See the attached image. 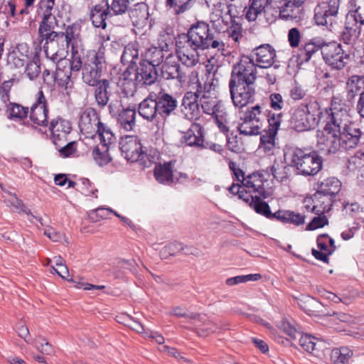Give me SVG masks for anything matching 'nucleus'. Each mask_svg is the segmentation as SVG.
<instances>
[{
    "label": "nucleus",
    "instance_id": "1",
    "mask_svg": "<svg viewBox=\"0 0 364 364\" xmlns=\"http://www.w3.org/2000/svg\"><path fill=\"white\" fill-rule=\"evenodd\" d=\"M257 65L249 56H242L233 66L229 82L232 102L235 107H242L254 101Z\"/></svg>",
    "mask_w": 364,
    "mask_h": 364
},
{
    "label": "nucleus",
    "instance_id": "2",
    "mask_svg": "<svg viewBox=\"0 0 364 364\" xmlns=\"http://www.w3.org/2000/svg\"><path fill=\"white\" fill-rule=\"evenodd\" d=\"M70 70L73 72L82 70V80L89 86L100 82L103 71L106 69V60L102 52H90L82 55L78 50L72 49Z\"/></svg>",
    "mask_w": 364,
    "mask_h": 364
},
{
    "label": "nucleus",
    "instance_id": "3",
    "mask_svg": "<svg viewBox=\"0 0 364 364\" xmlns=\"http://www.w3.org/2000/svg\"><path fill=\"white\" fill-rule=\"evenodd\" d=\"M284 159L297 175L305 177L316 176L323 166V158L318 152L308 148L289 149L284 154Z\"/></svg>",
    "mask_w": 364,
    "mask_h": 364
},
{
    "label": "nucleus",
    "instance_id": "4",
    "mask_svg": "<svg viewBox=\"0 0 364 364\" xmlns=\"http://www.w3.org/2000/svg\"><path fill=\"white\" fill-rule=\"evenodd\" d=\"M180 38L183 39L187 46L194 51L209 48L224 50V43L210 32L209 24L204 21L192 24L187 33L180 36Z\"/></svg>",
    "mask_w": 364,
    "mask_h": 364
},
{
    "label": "nucleus",
    "instance_id": "5",
    "mask_svg": "<svg viewBox=\"0 0 364 364\" xmlns=\"http://www.w3.org/2000/svg\"><path fill=\"white\" fill-rule=\"evenodd\" d=\"M322 112L319 103L310 100L296 108L290 119V125L296 132L309 131L318 125Z\"/></svg>",
    "mask_w": 364,
    "mask_h": 364
},
{
    "label": "nucleus",
    "instance_id": "6",
    "mask_svg": "<svg viewBox=\"0 0 364 364\" xmlns=\"http://www.w3.org/2000/svg\"><path fill=\"white\" fill-rule=\"evenodd\" d=\"M194 65V59L188 55L175 56L169 54L160 68V76L164 80H176L180 83L187 80L189 67Z\"/></svg>",
    "mask_w": 364,
    "mask_h": 364
},
{
    "label": "nucleus",
    "instance_id": "7",
    "mask_svg": "<svg viewBox=\"0 0 364 364\" xmlns=\"http://www.w3.org/2000/svg\"><path fill=\"white\" fill-rule=\"evenodd\" d=\"M343 113L340 111H332L328 116L327 121L323 128L324 134L320 137L318 143L323 144V148L327 151L330 146H336V138L338 134L342 132L345 125H347L350 121L343 119Z\"/></svg>",
    "mask_w": 364,
    "mask_h": 364
},
{
    "label": "nucleus",
    "instance_id": "8",
    "mask_svg": "<svg viewBox=\"0 0 364 364\" xmlns=\"http://www.w3.org/2000/svg\"><path fill=\"white\" fill-rule=\"evenodd\" d=\"M341 0H327L319 2L314 10V21L318 26L329 30L337 23Z\"/></svg>",
    "mask_w": 364,
    "mask_h": 364
},
{
    "label": "nucleus",
    "instance_id": "9",
    "mask_svg": "<svg viewBox=\"0 0 364 364\" xmlns=\"http://www.w3.org/2000/svg\"><path fill=\"white\" fill-rule=\"evenodd\" d=\"M363 132L355 122H349L338 134L336 146H330L326 151L328 154H336L341 149L349 150L356 147L363 136Z\"/></svg>",
    "mask_w": 364,
    "mask_h": 364
},
{
    "label": "nucleus",
    "instance_id": "10",
    "mask_svg": "<svg viewBox=\"0 0 364 364\" xmlns=\"http://www.w3.org/2000/svg\"><path fill=\"white\" fill-rule=\"evenodd\" d=\"M321 55L325 63L336 70L343 69L349 59V54L346 53L341 45L336 42L326 43L324 41Z\"/></svg>",
    "mask_w": 364,
    "mask_h": 364
},
{
    "label": "nucleus",
    "instance_id": "11",
    "mask_svg": "<svg viewBox=\"0 0 364 364\" xmlns=\"http://www.w3.org/2000/svg\"><path fill=\"white\" fill-rule=\"evenodd\" d=\"M282 113L271 114L268 119V129L264 134L260 136L259 148L265 152L271 151L275 146V137L281 125Z\"/></svg>",
    "mask_w": 364,
    "mask_h": 364
},
{
    "label": "nucleus",
    "instance_id": "12",
    "mask_svg": "<svg viewBox=\"0 0 364 364\" xmlns=\"http://www.w3.org/2000/svg\"><path fill=\"white\" fill-rule=\"evenodd\" d=\"M156 100L158 104L157 110L161 119L166 122L171 117L176 115L178 102L176 97L161 90L156 95Z\"/></svg>",
    "mask_w": 364,
    "mask_h": 364
},
{
    "label": "nucleus",
    "instance_id": "13",
    "mask_svg": "<svg viewBox=\"0 0 364 364\" xmlns=\"http://www.w3.org/2000/svg\"><path fill=\"white\" fill-rule=\"evenodd\" d=\"M276 51L269 44H262L256 47L252 51L250 59L254 60L257 67L260 68H269L274 63Z\"/></svg>",
    "mask_w": 364,
    "mask_h": 364
},
{
    "label": "nucleus",
    "instance_id": "14",
    "mask_svg": "<svg viewBox=\"0 0 364 364\" xmlns=\"http://www.w3.org/2000/svg\"><path fill=\"white\" fill-rule=\"evenodd\" d=\"M324 46V41L318 38H314L303 44L297 50L296 58L298 65H303L311 60V59Z\"/></svg>",
    "mask_w": 364,
    "mask_h": 364
},
{
    "label": "nucleus",
    "instance_id": "15",
    "mask_svg": "<svg viewBox=\"0 0 364 364\" xmlns=\"http://www.w3.org/2000/svg\"><path fill=\"white\" fill-rule=\"evenodd\" d=\"M119 149L128 161L135 162L140 156L142 146L136 136H125L120 139Z\"/></svg>",
    "mask_w": 364,
    "mask_h": 364
},
{
    "label": "nucleus",
    "instance_id": "16",
    "mask_svg": "<svg viewBox=\"0 0 364 364\" xmlns=\"http://www.w3.org/2000/svg\"><path fill=\"white\" fill-rule=\"evenodd\" d=\"M205 129L199 123H192L186 132H183L181 142L186 146L200 149L205 141Z\"/></svg>",
    "mask_w": 364,
    "mask_h": 364
},
{
    "label": "nucleus",
    "instance_id": "17",
    "mask_svg": "<svg viewBox=\"0 0 364 364\" xmlns=\"http://www.w3.org/2000/svg\"><path fill=\"white\" fill-rule=\"evenodd\" d=\"M100 121L97 111L94 108H87L81 114L79 119V128L82 132L88 135H95Z\"/></svg>",
    "mask_w": 364,
    "mask_h": 364
},
{
    "label": "nucleus",
    "instance_id": "18",
    "mask_svg": "<svg viewBox=\"0 0 364 364\" xmlns=\"http://www.w3.org/2000/svg\"><path fill=\"white\" fill-rule=\"evenodd\" d=\"M182 107L186 118L189 120L198 119L200 116V109L198 103L197 95L193 92H187L183 97Z\"/></svg>",
    "mask_w": 364,
    "mask_h": 364
},
{
    "label": "nucleus",
    "instance_id": "19",
    "mask_svg": "<svg viewBox=\"0 0 364 364\" xmlns=\"http://www.w3.org/2000/svg\"><path fill=\"white\" fill-rule=\"evenodd\" d=\"M173 164L174 162L172 161L164 164H156L154 176L157 182L167 186H170L174 182Z\"/></svg>",
    "mask_w": 364,
    "mask_h": 364
},
{
    "label": "nucleus",
    "instance_id": "20",
    "mask_svg": "<svg viewBox=\"0 0 364 364\" xmlns=\"http://www.w3.org/2000/svg\"><path fill=\"white\" fill-rule=\"evenodd\" d=\"M341 188V181L335 177H330L318 181L314 186L316 193L314 195H323L324 196H335L338 194Z\"/></svg>",
    "mask_w": 364,
    "mask_h": 364
},
{
    "label": "nucleus",
    "instance_id": "21",
    "mask_svg": "<svg viewBox=\"0 0 364 364\" xmlns=\"http://www.w3.org/2000/svg\"><path fill=\"white\" fill-rule=\"evenodd\" d=\"M139 64V77L138 82H139L140 85H151L155 83L157 81L159 76H160L156 67L143 60H140Z\"/></svg>",
    "mask_w": 364,
    "mask_h": 364
},
{
    "label": "nucleus",
    "instance_id": "22",
    "mask_svg": "<svg viewBox=\"0 0 364 364\" xmlns=\"http://www.w3.org/2000/svg\"><path fill=\"white\" fill-rule=\"evenodd\" d=\"M156 98L152 99L151 96L144 99L139 105L138 112L140 116L149 122H153L155 119H161Z\"/></svg>",
    "mask_w": 364,
    "mask_h": 364
},
{
    "label": "nucleus",
    "instance_id": "23",
    "mask_svg": "<svg viewBox=\"0 0 364 364\" xmlns=\"http://www.w3.org/2000/svg\"><path fill=\"white\" fill-rule=\"evenodd\" d=\"M112 16V13L107 9L104 2L94 6L90 14V18L92 25L96 28H102L103 29L107 26L106 19Z\"/></svg>",
    "mask_w": 364,
    "mask_h": 364
},
{
    "label": "nucleus",
    "instance_id": "24",
    "mask_svg": "<svg viewBox=\"0 0 364 364\" xmlns=\"http://www.w3.org/2000/svg\"><path fill=\"white\" fill-rule=\"evenodd\" d=\"M346 99L350 102H352L357 95L360 97L364 92V76L354 75L350 77L346 82Z\"/></svg>",
    "mask_w": 364,
    "mask_h": 364
},
{
    "label": "nucleus",
    "instance_id": "25",
    "mask_svg": "<svg viewBox=\"0 0 364 364\" xmlns=\"http://www.w3.org/2000/svg\"><path fill=\"white\" fill-rule=\"evenodd\" d=\"M94 96L97 106L104 108L108 105L110 97V81L107 79H102L97 85H94Z\"/></svg>",
    "mask_w": 364,
    "mask_h": 364
},
{
    "label": "nucleus",
    "instance_id": "26",
    "mask_svg": "<svg viewBox=\"0 0 364 364\" xmlns=\"http://www.w3.org/2000/svg\"><path fill=\"white\" fill-rule=\"evenodd\" d=\"M104 4L112 16L121 15L128 11L129 17L132 18L138 12L137 9L129 8V0H105Z\"/></svg>",
    "mask_w": 364,
    "mask_h": 364
},
{
    "label": "nucleus",
    "instance_id": "27",
    "mask_svg": "<svg viewBox=\"0 0 364 364\" xmlns=\"http://www.w3.org/2000/svg\"><path fill=\"white\" fill-rule=\"evenodd\" d=\"M168 50V45L164 43L159 47H151L146 50L144 54V58L141 59L147 63H151L154 66L157 67L161 64L164 58V52Z\"/></svg>",
    "mask_w": 364,
    "mask_h": 364
},
{
    "label": "nucleus",
    "instance_id": "28",
    "mask_svg": "<svg viewBox=\"0 0 364 364\" xmlns=\"http://www.w3.org/2000/svg\"><path fill=\"white\" fill-rule=\"evenodd\" d=\"M215 109L212 114L215 123L218 126L220 132L227 134L230 132L229 127H228V114L224 107L223 103L221 101H218L215 104Z\"/></svg>",
    "mask_w": 364,
    "mask_h": 364
},
{
    "label": "nucleus",
    "instance_id": "29",
    "mask_svg": "<svg viewBox=\"0 0 364 364\" xmlns=\"http://www.w3.org/2000/svg\"><path fill=\"white\" fill-rule=\"evenodd\" d=\"M271 114H278V113H272L270 110L267 109H264L262 106L259 105H256L255 106L251 107V109H248L245 114L243 118L247 119V121L253 122L255 121L257 122H261V127L262 126V122L264 119H267L268 122L269 116Z\"/></svg>",
    "mask_w": 364,
    "mask_h": 364
},
{
    "label": "nucleus",
    "instance_id": "30",
    "mask_svg": "<svg viewBox=\"0 0 364 364\" xmlns=\"http://www.w3.org/2000/svg\"><path fill=\"white\" fill-rule=\"evenodd\" d=\"M251 4L246 13V18L249 21H255L259 15L266 12L271 4V0H250Z\"/></svg>",
    "mask_w": 364,
    "mask_h": 364
},
{
    "label": "nucleus",
    "instance_id": "31",
    "mask_svg": "<svg viewBox=\"0 0 364 364\" xmlns=\"http://www.w3.org/2000/svg\"><path fill=\"white\" fill-rule=\"evenodd\" d=\"M298 337L299 345L304 350L312 354L320 351L322 343L316 337L309 334H301V332Z\"/></svg>",
    "mask_w": 364,
    "mask_h": 364
},
{
    "label": "nucleus",
    "instance_id": "32",
    "mask_svg": "<svg viewBox=\"0 0 364 364\" xmlns=\"http://www.w3.org/2000/svg\"><path fill=\"white\" fill-rule=\"evenodd\" d=\"M353 355V350L348 347L333 348L330 355L331 364H350Z\"/></svg>",
    "mask_w": 364,
    "mask_h": 364
},
{
    "label": "nucleus",
    "instance_id": "33",
    "mask_svg": "<svg viewBox=\"0 0 364 364\" xmlns=\"http://www.w3.org/2000/svg\"><path fill=\"white\" fill-rule=\"evenodd\" d=\"M138 47L139 45L136 43H129L124 47L121 56V62L124 65L140 62Z\"/></svg>",
    "mask_w": 364,
    "mask_h": 364
},
{
    "label": "nucleus",
    "instance_id": "34",
    "mask_svg": "<svg viewBox=\"0 0 364 364\" xmlns=\"http://www.w3.org/2000/svg\"><path fill=\"white\" fill-rule=\"evenodd\" d=\"M361 32L360 27H355L353 24H348L345 21V26L341 33V40L347 45H353L358 38Z\"/></svg>",
    "mask_w": 364,
    "mask_h": 364
},
{
    "label": "nucleus",
    "instance_id": "35",
    "mask_svg": "<svg viewBox=\"0 0 364 364\" xmlns=\"http://www.w3.org/2000/svg\"><path fill=\"white\" fill-rule=\"evenodd\" d=\"M303 310L309 315L322 314L326 315L327 309L318 300L307 297L306 299L300 304Z\"/></svg>",
    "mask_w": 364,
    "mask_h": 364
},
{
    "label": "nucleus",
    "instance_id": "36",
    "mask_svg": "<svg viewBox=\"0 0 364 364\" xmlns=\"http://www.w3.org/2000/svg\"><path fill=\"white\" fill-rule=\"evenodd\" d=\"M136 109L130 107L123 109L118 115V122L127 130H132L135 125Z\"/></svg>",
    "mask_w": 364,
    "mask_h": 364
},
{
    "label": "nucleus",
    "instance_id": "37",
    "mask_svg": "<svg viewBox=\"0 0 364 364\" xmlns=\"http://www.w3.org/2000/svg\"><path fill=\"white\" fill-rule=\"evenodd\" d=\"M48 107L44 108H31L29 115L30 120L37 126L47 127L48 125Z\"/></svg>",
    "mask_w": 364,
    "mask_h": 364
},
{
    "label": "nucleus",
    "instance_id": "38",
    "mask_svg": "<svg viewBox=\"0 0 364 364\" xmlns=\"http://www.w3.org/2000/svg\"><path fill=\"white\" fill-rule=\"evenodd\" d=\"M299 6L294 0L293 1L291 0H280L279 6H278L280 18L284 20L296 18L294 11Z\"/></svg>",
    "mask_w": 364,
    "mask_h": 364
},
{
    "label": "nucleus",
    "instance_id": "39",
    "mask_svg": "<svg viewBox=\"0 0 364 364\" xmlns=\"http://www.w3.org/2000/svg\"><path fill=\"white\" fill-rule=\"evenodd\" d=\"M196 0H166V6L173 9L176 14L179 15L190 10Z\"/></svg>",
    "mask_w": 364,
    "mask_h": 364
},
{
    "label": "nucleus",
    "instance_id": "40",
    "mask_svg": "<svg viewBox=\"0 0 364 364\" xmlns=\"http://www.w3.org/2000/svg\"><path fill=\"white\" fill-rule=\"evenodd\" d=\"M102 149L95 146L92 152L95 163L100 166H106L112 160L109 156L107 146L105 147L104 144H102Z\"/></svg>",
    "mask_w": 364,
    "mask_h": 364
},
{
    "label": "nucleus",
    "instance_id": "41",
    "mask_svg": "<svg viewBox=\"0 0 364 364\" xmlns=\"http://www.w3.org/2000/svg\"><path fill=\"white\" fill-rule=\"evenodd\" d=\"M49 129L55 138V136H59V132H63L65 134L70 133L72 127L68 121L59 118L58 119H53L50 122Z\"/></svg>",
    "mask_w": 364,
    "mask_h": 364
},
{
    "label": "nucleus",
    "instance_id": "42",
    "mask_svg": "<svg viewBox=\"0 0 364 364\" xmlns=\"http://www.w3.org/2000/svg\"><path fill=\"white\" fill-rule=\"evenodd\" d=\"M250 207L252 208L257 213L260 214L267 219H269L272 211L268 203L259 197L255 196L250 203Z\"/></svg>",
    "mask_w": 364,
    "mask_h": 364
},
{
    "label": "nucleus",
    "instance_id": "43",
    "mask_svg": "<svg viewBox=\"0 0 364 364\" xmlns=\"http://www.w3.org/2000/svg\"><path fill=\"white\" fill-rule=\"evenodd\" d=\"M346 21L348 24H353L355 27L364 26V10L358 6L355 10H350L346 16Z\"/></svg>",
    "mask_w": 364,
    "mask_h": 364
},
{
    "label": "nucleus",
    "instance_id": "44",
    "mask_svg": "<svg viewBox=\"0 0 364 364\" xmlns=\"http://www.w3.org/2000/svg\"><path fill=\"white\" fill-rule=\"evenodd\" d=\"M138 85H140L139 82L132 80V79L121 78L119 81L121 93L124 97L127 98L134 95Z\"/></svg>",
    "mask_w": 364,
    "mask_h": 364
},
{
    "label": "nucleus",
    "instance_id": "45",
    "mask_svg": "<svg viewBox=\"0 0 364 364\" xmlns=\"http://www.w3.org/2000/svg\"><path fill=\"white\" fill-rule=\"evenodd\" d=\"M95 134H98L101 144H104L105 147L112 144L114 139L111 129L101 122L95 129Z\"/></svg>",
    "mask_w": 364,
    "mask_h": 364
},
{
    "label": "nucleus",
    "instance_id": "46",
    "mask_svg": "<svg viewBox=\"0 0 364 364\" xmlns=\"http://www.w3.org/2000/svg\"><path fill=\"white\" fill-rule=\"evenodd\" d=\"M63 35L60 34L59 32H51V33H46L44 34L38 35L39 40L41 43H43V49L46 54V55L48 57V45L49 43H56L58 45H61L60 43V38H62Z\"/></svg>",
    "mask_w": 364,
    "mask_h": 364
},
{
    "label": "nucleus",
    "instance_id": "47",
    "mask_svg": "<svg viewBox=\"0 0 364 364\" xmlns=\"http://www.w3.org/2000/svg\"><path fill=\"white\" fill-rule=\"evenodd\" d=\"M71 72L73 71L70 70V67L67 70H63L60 68V64H58L55 70V82L58 86L68 88V85L70 81Z\"/></svg>",
    "mask_w": 364,
    "mask_h": 364
},
{
    "label": "nucleus",
    "instance_id": "48",
    "mask_svg": "<svg viewBox=\"0 0 364 364\" xmlns=\"http://www.w3.org/2000/svg\"><path fill=\"white\" fill-rule=\"evenodd\" d=\"M243 122L241 123L237 129L240 134L245 136H256L260 134V127L259 125H252V122L242 118Z\"/></svg>",
    "mask_w": 364,
    "mask_h": 364
},
{
    "label": "nucleus",
    "instance_id": "49",
    "mask_svg": "<svg viewBox=\"0 0 364 364\" xmlns=\"http://www.w3.org/2000/svg\"><path fill=\"white\" fill-rule=\"evenodd\" d=\"M10 116L9 118L18 120H23L28 114V107H23L19 104L10 103Z\"/></svg>",
    "mask_w": 364,
    "mask_h": 364
},
{
    "label": "nucleus",
    "instance_id": "50",
    "mask_svg": "<svg viewBox=\"0 0 364 364\" xmlns=\"http://www.w3.org/2000/svg\"><path fill=\"white\" fill-rule=\"evenodd\" d=\"M158 156L155 151H150L149 153L144 152L142 149L140 151V156L136 160L144 168L150 167L153 164H156V161Z\"/></svg>",
    "mask_w": 364,
    "mask_h": 364
},
{
    "label": "nucleus",
    "instance_id": "51",
    "mask_svg": "<svg viewBox=\"0 0 364 364\" xmlns=\"http://www.w3.org/2000/svg\"><path fill=\"white\" fill-rule=\"evenodd\" d=\"M279 328L292 340L296 339L298 336L300 335V331H299L294 326L287 320L282 321L279 325Z\"/></svg>",
    "mask_w": 364,
    "mask_h": 364
},
{
    "label": "nucleus",
    "instance_id": "52",
    "mask_svg": "<svg viewBox=\"0 0 364 364\" xmlns=\"http://www.w3.org/2000/svg\"><path fill=\"white\" fill-rule=\"evenodd\" d=\"M184 250L183 245L180 242H170L162 248L160 252L161 256L166 257L168 255L173 256Z\"/></svg>",
    "mask_w": 364,
    "mask_h": 364
},
{
    "label": "nucleus",
    "instance_id": "53",
    "mask_svg": "<svg viewBox=\"0 0 364 364\" xmlns=\"http://www.w3.org/2000/svg\"><path fill=\"white\" fill-rule=\"evenodd\" d=\"M25 73L31 80L36 79L41 73L40 61L38 60L30 61L27 64Z\"/></svg>",
    "mask_w": 364,
    "mask_h": 364
},
{
    "label": "nucleus",
    "instance_id": "54",
    "mask_svg": "<svg viewBox=\"0 0 364 364\" xmlns=\"http://www.w3.org/2000/svg\"><path fill=\"white\" fill-rule=\"evenodd\" d=\"M230 26L228 28L229 36L231 37L235 42H239L242 38V28L241 23L239 21H230Z\"/></svg>",
    "mask_w": 364,
    "mask_h": 364
},
{
    "label": "nucleus",
    "instance_id": "55",
    "mask_svg": "<svg viewBox=\"0 0 364 364\" xmlns=\"http://www.w3.org/2000/svg\"><path fill=\"white\" fill-rule=\"evenodd\" d=\"M139 63H132V64L127 65V67L123 72L122 75V78H126V79H132V80H135L138 82L139 80Z\"/></svg>",
    "mask_w": 364,
    "mask_h": 364
},
{
    "label": "nucleus",
    "instance_id": "56",
    "mask_svg": "<svg viewBox=\"0 0 364 364\" xmlns=\"http://www.w3.org/2000/svg\"><path fill=\"white\" fill-rule=\"evenodd\" d=\"M328 224V219L324 214H322L321 215L314 217L311 221L306 225V230L310 231L314 230L316 229L323 228Z\"/></svg>",
    "mask_w": 364,
    "mask_h": 364
},
{
    "label": "nucleus",
    "instance_id": "57",
    "mask_svg": "<svg viewBox=\"0 0 364 364\" xmlns=\"http://www.w3.org/2000/svg\"><path fill=\"white\" fill-rule=\"evenodd\" d=\"M287 38L289 46L291 48H295L299 47L301 38V34L297 28L294 27L289 29Z\"/></svg>",
    "mask_w": 364,
    "mask_h": 364
},
{
    "label": "nucleus",
    "instance_id": "58",
    "mask_svg": "<svg viewBox=\"0 0 364 364\" xmlns=\"http://www.w3.org/2000/svg\"><path fill=\"white\" fill-rule=\"evenodd\" d=\"M54 5L55 0H40L38 4V10L43 12V17H46V16L51 17Z\"/></svg>",
    "mask_w": 364,
    "mask_h": 364
},
{
    "label": "nucleus",
    "instance_id": "59",
    "mask_svg": "<svg viewBox=\"0 0 364 364\" xmlns=\"http://www.w3.org/2000/svg\"><path fill=\"white\" fill-rule=\"evenodd\" d=\"M63 36L60 38V43L62 46L65 44L66 47L68 48L72 40L75 38V28L72 26H68L65 32H59Z\"/></svg>",
    "mask_w": 364,
    "mask_h": 364
},
{
    "label": "nucleus",
    "instance_id": "60",
    "mask_svg": "<svg viewBox=\"0 0 364 364\" xmlns=\"http://www.w3.org/2000/svg\"><path fill=\"white\" fill-rule=\"evenodd\" d=\"M123 323L137 333H141L144 331V326L140 322L134 320L128 315L124 316Z\"/></svg>",
    "mask_w": 364,
    "mask_h": 364
},
{
    "label": "nucleus",
    "instance_id": "61",
    "mask_svg": "<svg viewBox=\"0 0 364 364\" xmlns=\"http://www.w3.org/2000/svg\"><path fill=\"white\" fill-rule=\"evenodd\" d=\"M270 107L274 110H280L283 108L284 100L282 96L279 93H272L269 96Z\"/></svg>",
    "mask_w": 364,
    "mask_h": 364
},
{
    "label": "nucleus",
    "instance_id": "62",
    "mask_svg": "<svg viewBox=\"0 0 364 364\" xmlns=\"http://www.w3.org/2000/svg\"><path fill=\"white\" fill-rule=\"evenodd\" d=\"M50 18V17H48V16L43 17L38 28V35L54 32V26L52 23L49 21Z\"/></svg>",
    "mask_w": 364,
    "mask_h": 364
},
{
    "label": "nucleus",
    "instance_id": "63",
    "mask_svg": "<svg viewBox=\"0 0 364 364\" xmlns=\"http://www.w3.org/2000/svg\"><path fill=\"white\" fill-rule=\"evenodd\" d=\"M288 223L293 224L296 226L303 225L305 222V215L296 213L292 210L289 211Z\"/></svg>",
    "mask_w": 364,
    "mask_h": 364
},
{
    "label": "nucleus",
    "instance_id": "64",
    "mask_svg": "<svg viewBox=\"0 0 364 364\" xmlns=\"http://www.w3.org/2000/svg\"><path fill=\"white\" fill-rule=\"evenodd\" d=\"M228 11L226 15L230 16V21H238L240 19L239 15L240 9L235 4H229L227 5Z\"/></svg>",
    "mask_w": 364,
    "mask_h": 364
}]
</instances>
